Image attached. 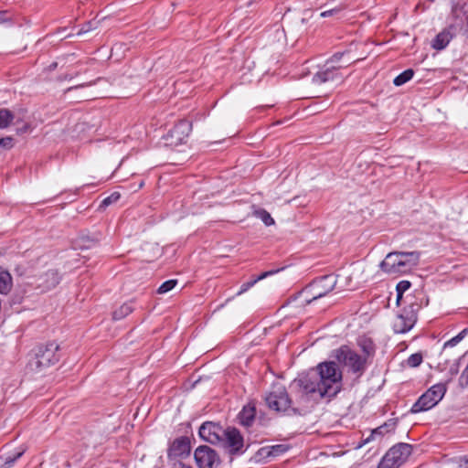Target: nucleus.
<instances>
[{"label": "nucleus", "mask_w": 468, "mask_h": 468, "mask_svg": "<svg viewBox=\"0 0 468 468\" xmlns=\"http://www.w3.org/2000/svg\"><path fill=\"white\" fill-rule=\"evenodd\" d=\"M294 399L289 397L284 386L272 385L265 396L268 408L286 415H303L312 401L336 396L342 388V372L333 362H322L314 371L302 375L291 384Z\"/></svg>", "instance_id": "1"}, {"label": "nucleus", "mask_w": 468, "mask_h": 468, "mask_svg": "<svg viewBox=\"0 0 468 468\" xmlns=\"http://www.w3.org/2000/svg\"><path fill=\"white\" fill-rule=\"evenodd\" d=\"M419 251H394L381 261V270L390 275L402 274L416 267L420 261Z\"/></svg>", "instance_id": "2"}, {"label": "nucleus", "mask_w": 468, "mask_h": 468, "mask_svg": "<svg viewBox=\"0 0 468 468\" xmlns=\"http://www.w3.org/2000/svg\"><path fill=\"white\" fill-rule=\"evenodd\" d=\"M334 356L340 364L347 367L348 371L358 378L365 373L371 363V361H367L366 357L346 345L334 350Z\"/></svg>", "instance_id": "3"}, {"label": "nucleus", "mask_w": 468, "mask_h": 468, "mask_svg": "<svg viewBox=\"0 0 468 468\" xmlns=\"http://www.w3.org/2000/svg\"><path fill=\"white\" fill-rule=\"evenodd\" d=\"M58 348V345L55 342L38 346L35 350L34 357L28 362L29 368L32 371H41L56 364L59 359Z\"/></svg>", "instance_id": "4"}, {"label": "nucleus", "mask_w": 468, "mask_h": 468, "mask_svg": "<svg viewBox=\"0 0 468 468\" xmlns=\"http://www.w3.org/2000/svg\"><path fill=\"white\" fill-rule=\"evenodd\" d=\"M446 391V384L438 383L431 386L412 405L410 412L416 414L432 409L442 399Z\"/></svg>", "instance_id": "5"}, {"label": "nucleus", "mask_w": 468, "mask_h": 468, "mask_svg": "<svg viewBox=\"0 0 468 468\" xmlns=\"http://www.w3.org/2000/svg\"><path fill=\"white\" fill-rule=\"evenodd\" d=\"M336 284V278L335 275H324L314 280L304 290L303 292L311 296L310 299H306L307 303H311L313 301L324 297L331 291L334 290Z\"/></svg>", "instance_id": "6"}, {"label": "nucleus", "mask_w": 468, "mask_h": 468, "mask_svg": "<svg viewBox=\"0 0 468 468\" xmlns=\"http://www.w3.org/2000/svg\"><path fill=\"white\" fill-rule=\"evenodd\" d=\"M419 308V305L410 303L409 308H404L396 315L392 323V328L396 334H405L414 326Z\"/></svg>", "instance_id": "7"}, {"label": "nucleus", "mask_w": 468, "mask_h": 468, "mask_svg": "<svg viewBox=\"0 0 468 468\" xmlns=\"http://www.w3.org/2000/svg\"><path fill=\"white\" fill-rule=\"evenodd\" d=\"M219 444L231 455H240L245 452L243 437L239 431L233 427L224 430Z\"/></svg>", "instance_id": "8"}, {"label": "nucleus", "mask_w": 468, "mask_h": 468, "mask_svg": "<svg viewBox=\"0 0 468 468\" xmlns=\"http://www.w3.org/2000/svg\"><path fill=\"white\" fill-rule=\"evenodd\" d=\"M192 124L187 120H180L165 137V144L169 146H177L186 143L190 132Z\"/></svg>", "instance_id": "9"}, {"label": "nucleus", "mask_w": 468, "mask_h": 468, "mask_svg": "<svg viewBox=\"0 0 468 468\" xmlns=\"http://www.w3.org/2000/svg\"><path fill=\"white\" fill-rule=\"evenodd\" d=\"M194 457L199 468H215L220 463L217 452L207 445L198 446L195 450Z\"/></svg>", "instance_id": "10"}, {"label": "nucleus", "mask_w": 468, "mask_h": 468, "mask_svg": "<svg viewBox=\"0 0 468 468\" xmlns=\"http://www.w3.org/2000/svg\"><path fill=\"white\" fill-rule=\"evenodd\" d=\"M224 428L212 421L204 422L198 431L200 438L211 444H219L224 434Z\"/></svg>", "instance_id": "11"}, {"label": "nucleus", "mask_w": 468, "mask_h": 468, "mask_svg": "<svg viewBox=\"0 0 468 468\" xmlns=\"http://www.w3.org/2000/svg\"><path fill=\"white\" fill-rule=\"evenodd\" d=\"M344 67H346V65H331L325 62L324 67L313 76V82L315 84H323L340 80L339 69Z\"/></svg>", "instance_id": "12"}, {"label": "nucleus", "mask_w": 468, "mask_h": 468, "mask_svg": "<svg viewBox=\"0 0 468 468\" xmlns=\"http://www.w3.org/2000/svg\"><path fill=\"white\" fill-rule=\"evenodd\" d=\"M411 445L400 442L391 447L384 456L399 468L411 454Z\"/></svg>", "instance_id": "13"}, {"label": "nucleus", "mask_w": 468, "mask_h": 468, "mask_svg": "<svg viewBox=\"0 0 468 468\" xmlns=\"http://www.w3.org/2000/svg\"><path fill=\"white\" fill-rule=\"evenodd\" d=\"M190 453V440L188 437L182 436L176 438L170 445L167 457L168 459H177L188 456Z\"/></svg>", "instance_id": "14"}, {"label": "nucleus", "mask_w": 468, "mask_h": 468, "mask_svg": "<svg viewBox=\"0 0 468 468\" xmlns=\"http://www.w3.org/2000/svg\"><path fill=\"white\" fill-rule=\"evenodd\" d=\"M60 279L57 270H48L38 277L37 285L42 292L49 291L59 283Z\"/></svg>", "instance_id": "15"}, {"label": "nucleus", "mask_w": 468, "mask_h": 468, "mask_svg": "<svg viewBox=\"0 0 468 468\" xmlns=\"http://www.w3.org/2000/svg\"><path fill=\"white\" fill-rule=\"evenodd\" d=\"M467 0H452V16L456 20V25L460 26L463 19L467 20L468 16Z\"/></svg>", "instance_id": "16"}, {"label": "nucleus", "mask_w": 468, "mask_h": 468, "mask_svg": "<svg viewBox=\"0 0 468 468\" xmlns=\"http://www.w3.org/2000/svg\"><path fill=\"white\" fill-rule=\"evenodd\" d=\"M357 346L363 352L361 356L366 357L367 361H370L374 357L376 353V346L371 338L365 335L358 337Z\"/></svg>", "instance_id": "17"}, {"label": "nucleus", "mask_w": 468, "mask_h": 468, "mask_svg": "<svg viewBox=\"0 0 468 468\" xmlns=\"http://www.w3.org/2000/svg\"><path fill=\"white\" fill-rule=\"evenodd\" d=\"M256 410L254 406L246 405L243 407L242 410L239 414V419L240 424L245 427H250L252 425L255 419Z\"/></svg>", "instance_id": "18"}, {"label": "nucleus", "mask_w": 468, "mask_h": 468, "mask_svg": "<svg viewBox=\"0 0 468 468\" xmlns=\"http://www.w3.org/2000/svg\"><path fill=\"white\" fill-rule=\"evenodd\" d=\"M279 271H280V269L264 271L261 275H259L257 278H255L250 282H244L243 284H241L239 290L237 292V295H241L242 293H244L248 290H250L251 287H253L259 281H261L271 275H273V274L277 273Z\"/></svg>", "instance_id": "19"}, {"label": "nucleus", "mask_w": 468, "mask_h": 468, "mask_svg": "<svg viewBox=\"0 0 468 468\" xmlns=\"http://www.w3.org/2000/svg\"><path fill=\"white\" fill-rule=\"evenodd\" d=\"M452 38V35L449 30H443L439 33L432 41V48L437 50H441L447 47Z\"/></svg>", "instance_id": "20"}, {"label": "nucleus", "mask_w": 468, "mask_h": 468, "mask_svg": "<svg viewBox=\"0 0 468 468\" xmlns=\"http://www.w3.org/2000/svg\"><path fill=\"white\" fill-rule=\"evenodd\" d=\"M13 285L11 274L0 267V293L6 294Z\"/></svg>", "instance_id": "21"}, {"label": "nucleus", "mask_w": 468, "mask_h": 468, "mask_svg": "<svg viewBox=\"0 0 468 468\" xmlns=\"http://www.w3.org/2000/svg\"><path fill=\"white\" fill-rule=\"evenodd\" d=\"M133 311V303L132 302L125 303L112 313V318L114 320L123 319L128 314H130Z\"/></svg>", "instance_id": "22"}, {"label": "nucleus", "mask_w": 468, "mask_h": 468, "mask_svg": "<svg viewBox=\"0 0 468 468\" xmlns=\"http://www.w3.org/2000/svg\"><path fill=\"white\" fill-rule=\"evenodd\" d=\"M395 429V422L384 423L383 425L376 428L372 431L371 435L366 440V442H368L371 439H373L376 435L383 436Z\"/></svg>", "instance_id": "23"}, {"label": "nucleus", "mask_w": 468, "mask_h": 468, "mask_svg": "<svg viewBox=\"0 0 468 468\" xmlns=\"http://www.w3.org/2000/svg\"><path fill=\"white\" fill-rule=\"evenodd\" d=\"M288 450V446L283 444L272 445L267 448H262L261 452H265L267 456H279Z\"/></svg>", "instance_id": "24"}, {"label": "nucleus", "mask_w": 468, "mask_h": 468, "mask_svg": "<svg viewBox=\"0 0 468 468\" xmlns=\"http://www.w3.org/2000/svg\"><path fill=\"white\" fill-rule=\"evenodd\" d=\"M15 119L14 113L8 109H0V129H5Z\"/></svg>", "instance_id": "25"}, {"label": "nucleus", "mask_w": 468, "mask_h": 468, "mask_svg": "<svg viewBox=\"0 0 468 468\" xmlns=\"http://www.w3.org/2000/svg\"><path fill=\"white\" fill-rule=\"evenodd\" d=\"M414 76V71L411 69H406L399 74L393 80L395 86H401L410 81Z\"/></svg>", "instance_id": "26"}, {"label": "nucleus", "mask_w": 468, "mask_h": 468, "mask_svg": "<svg viewBox=\"0 0 468 468\" xmlns=\"http://www.w3.org/2000/svg\"><path fill=\"white\" fill-rule=\"evenodd\" d=\"M254 215L260 218L266 226H271L275 223L271 214L263 208L255 210Z\"/></svg>", "instance_id": "27"}, {"label": "nucleus", "mask_w": 468, "mask_h": 468, "mask_svg": "<svg viewBox=\"0 0 468 468\" xmlns=\"http://www.w3.org/2000/svg\"><path fill=\"white\" fill-rule=\"evenodd\" d=\"M467 333H468V328H464L457 335H455L454 337H452L450 340H448L447 342H445L443 347L446 348V347L455 346L458 343H460L465 337Z\"/></svg>", "instance_id": "28"}, {"label": "nucleus", "mask_w": 468, "mask_h": 468, "mask_svg": "<svg viewBox=\"0 0 468 468\" xmlns=\"http://www.w3.org/2000/svg\"><path fill=\"white\" fill-rule=\"evenodd\" d=\"M423 357L420 353L410 355L406 360V365L410 367H417L422 363Z\"/></svg>", "instance_id": "29"}, {"label": "nucleus", "mask_w": 468, "mask_h": 468, "mask_svg": "<svg viewBox=\"0 0 468 468\" xmlns=\"http://www.w3.org/2000/svg\"><path fill=\"white\" fill-rule=\"evenodd\" d=\"M176 284H177V280H176V279L168 280V281L163 282L159 286L157 292L160 294L166 293V292H170L171 290H173Z\"/></svg>", "instance_id": "30"}, {"label": "nucleus", "mask_w": 468, "mask_h": 468, "mask_svg": "<svg viewBox=\"0 0 468 468\" xmlns=\"http://www.w3.org/2000/svg\"><path fill=\"white\" fill-rule=\"evenodd\" d=\"M14 139L11 136H6L0 139V149L9 150L13 147Z\"/></svg>", "instance_id": "31"}, {"label": "nucleus", "mask_w": 468, "mask_h": 468, "mask_svg": "<svg viewBox=\"0 0 468 468\" xmlns=\"http://www.w3.org/2000/svg\"><path fill=\"white\" fill-rule=\"evenodd\" d=\"M459 386L462 388L468 387V365L465 367L459 377Z\"/></svg>", "instance_id": "32"}, {"label": "nucleus", "mask_w": 468, "mask_h": 468, "mask_svg": "<svg viewBox=\"0 0 468 468\" xmlns=\"http://www.w3.org/2000/svg\"><path fill=\"white\" fill-rule=\"evenodd\" d=\"M459 367H460V364H459V360H455L450 367L449 368V374L451 375V378L447 380V382L445 383L447 385V383H449L450 381H452V378L454 376H456L459 372Z\"/></svg>", "instance_id": "33"}, {"label": "nucleus", "mask_w": 468, "mask_h": 468, "mask_svg": "<svg viewBox=\"0 0 468 468\" xmlns=\"http://www.w3.org/2000/svg\"><path fill=\"white\" fill-rule=\"evenodd\" d=\"M410 285L411 283L409 281H400L396 286V291L397 292L404 293L410 289Z\"/></svg>", "instance_id": "34"}, {"label": "nucleus", "mask_w": 468, "mask_h": 468, "mask_svg": "<svg viewBox=\"0 0 468 468\" xmlns=\"http://www.w3.org/2000/svg\"><path fill=\"white\" fill-rule=\"evenodd\" d=\"M120 198V195L118 193H113L111 196L107 197L101 201L102 207H107L113 202H116Z\"/></svg>", "instance_id": "35"}, {"label": "nucleus", "mask_w": 468, "mask_h": 468, "mask_svg": "<svg viewBox=\"0 0 468 468\" xmlns=\"http://www.w3.org/2000/svg\"><path fill=\"white\" fill-rule=\"evenodd\" d=\"M377 468H399V467H397L395 464H393L392 462L389 461L388 458H386L385 456H383Z\"/></svg>", "instance_id": "36"}, {"label": "nucleus", "mask_w": 468, "mask_h": 468, "mask_svg": "<svg viewBox=\"0 0 468 468\" xmlns=\"http://www.w3.org/2000/svg\"><path fill=\"white\" fill-rule=\"evenodd\" d=\"M23 454V452H18L17 453H16L14 456H7L5 458V465L6 467H11L13 465V463L17 460L19 459Z\"/></svg>", "instance_id": "37"}, {"label": "nucleus", "mask_w": 468, "mask_h": 468, "mask_svg": "<svg viewBox=\"0 0 468 468\" xmlns=\"http://www.w3.org/2000/svg\"><path fill=\"white\" fill-rule=\"evenodd\" d=\"M345 55L344 52H337L335 54H334L327 61L326 63H330L331 65H336L340 59L343 58V56Z\"/></svg>", "instance_id": "38"}, {"label": "nucleus", "mask_w": 468, "mask_h": 468, "mask_svg": "<svg viewBox=\"0 0 468 468\" xmlns=\"http://www.w3.org/2000/svg\"><path fill=\"white\" fill-rule=\"evenodd\" d=\"M341 10H342V8H340V7L332 8L330 10H326V11L322 12L320 14V16L321 17L332 16H335V15L338 14Z\"/></svg>", "instance_id": "39"}, {"label": "nucleus", "mask_w": 468, "mask_h": 468, "mask_svg": "<svg viewBox=\"0 0 468 468\" xmlns=\"http://www.w3.org/2000/svg\"><path fill=\"white\" fill-rule=\"evenodd\" d=\"M7 14H8V12L5 10L0 11V23L6 22L9 20Z\"/></svg>", "instance_id": "40"}, {"label": "nucleus", "mask_w": 468, "mask_h": 468, "mask_svg": "<svg viewBox=\"0 0 468 468\" xmlns=\"http://www.w3.org/2000/svg\"><path fill=\"white\" fill-rule=\"evenodd\" d=\"M403 293L397 292V303L399 304L402 299Z\"/></svg>", "instance_id": "41"}, {"label": "nucleus", "mask_w": 468, "mask_h": 468, "mask_svg": "<svg viewBox=\"0 0 468 468\" xmlns=\"http://www.w3.org/2000/svg\"><path fill=\"white\" fill-rule=\"evenodd\" d=\"M144 181H141V182L139 183V185H138V187H137L136 189H134V191H136L137 189L142 188V187H143V186H144Z\"/></svg>", "instance_id": "42"}, {"label": "nucleus", "mask_w": 468, "mask_h": 468, "mask_svg": "<svg viewBox=\"0 0 468 468\" xmlns=\"http://www.w3.org/2000/svg\"><path fill=\"white\" fill-rule=\"evenodd\" d=\"M181 467L180 468H192L191 466H187V465H185V464H182L180 463Z\"/></svg>", "instance_id": "43"}, {"label": "nucleus", "mask_w": 468, "mask_h": 468, "mask_svg": "<svg viewBox=\"0 0 468 468\" xmlns=\"http://www.w3.org/2000/svg\"><path fill=\"white\" fill-rule=\"evenodd\" d=\"M467 32H468V18H467Z\"/></svg>", "instance_id": "44"}, {"label": "nucleus", "mask_w": 468, "mask_h": 468, "mask_svg": "<svg viewBox=\"0 0 468 468\" xmlns=\"http://www.w3.org/2000/svg\"><path fill=\"white\" fill-rule=\"evenodd\" d=\"M466 463H467V464H468V460H467V462H466Z\"/></svg>", "instance_id": "45"}]
</instances>
